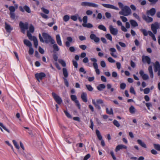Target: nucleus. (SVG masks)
<instances>
[{
	"mask_svg": "<svg viewBox=\"0 0 160 160\" xmlns=\"http://www.w3.org/2000/svg\"><path fill=\"white\" fill-rule=\"evenodd\" d=\"M114 125L117 127H119L120 126V124L116 120H114L113 122Z\"/></svg>",
	"mask_w": 160,
	"mask_h": 160,
	"instance_id": "obj_46",
	"label": "nucleus"
},
{
	"mask_svg": "<svg viewBox=\"0 0 160 160\" xmlns=\"http://www.w3.org/2000/svg\"><path fill=\"white\" fill-rule=\"evenodd\" d=\"M101 5L106 8L112 9L116 10H119L118 8L112 5L104 3L101 4Z\"/></svg>",
	"mask_w": 160,
	"mask_h": 160,
	"instance_id": "obj_12",
	"label": "nucleus"
},
{
	"mask_svg": "<svg viewBox=\"0 0 160 160\" xmlns=\"http://www.w3.org/2000/svg\"><path fill=\"white\" fill-rule=\"evenodd\" d=\"M71 99L75 103L76 106L79 109L81 108V105L79 101L77 100V97L75 95H72L70 96Z\"/></svg>",
	"mask_w": 160,
	"mask_h": 160,
	"instance_id": "obj_5",
	"label": "nucleus"
},
{
	"mask_svg": "<svg viewBox=\"0 0 160 160\" xmlns=\"http://www.w3.org/2000/svg\"><path fill=\"white\" fill-rule=\"evenodd\" d=\"M58 61L63 67H65L66 66V62L63 60L61 59H59Z\"/></svg>",
	"mask_w": 160,
	"mask_h": 160,
	"instance_id": "obj_38",
	"label": "nucleus"
},
{
	"mask_svg": "<svg viewBox=\"0 0 160 160\" xmlns=\"http://www.w3.org/2000/svg\"><path fill=\"white\" fill-rule=\"evenodd\" d=\"M34 31V28L32 24H30L29 28V31L30 33H33Z\"/></svg>",
	"mask_w": 160,
	"mask_h": 160,
	"instance_id": "obj_40",
	"label": "nucleus"
},
{
	"mask_svg": "<svg viewBox=\"0 0 160 160\" xmlns=\"http://www.w3.org/2000/svg\"><path fill=\"white\" fill-rule=\"evenodd\" d=\"M71 18L74 21L77 20L78 17L76 15H72L71 16Z\"/></svg>",
	"mask_w": 160,
	"mask_h": 160,
	"instance_id": "obj_61",
	"label": "nucleus"
},
{
	"mask_svg": "<svg viewBox=\"0 0 160 160\" xmlns=\"http://www.w3.org/2000/svg\"><path fill=\"white\" fill-rule=\"evenodd\" d=\"M98 28L99 29L102 30L104 31H106L107 30L106 27L102 25H99L98 26Z\"/></svg>",
	"mask_w": 160,
	"mask_h": 160,
	"instance_id": "obj_42",
	"label": "nucleus"
},
{
	"mask_svg": "<svg viewBox=\"0 0 160 160\" xmlns=\"http://www.w3.org/2000/svg\"><path fill=\"white\" fill-rule=\"evenodd\" d=\"M64 80V82L65 85L67 87H68L69 86V83L68 82V81L67 80V79L66 78H63Z\"/></svg>",
	"mask_w": 160,
	"mask_h": 160,
	"instance_id": "obj_59",
	"label": "nucleus"
},
{
	"mask_svg": "<svg viewBox=\"0 0 160 160\" xmlns=\"http://www.w3.org/2000/svg\"><path fill=\"white\" fill-rule=\"evenodd\" d=\"M5 28L8 32H10L12 30V28H11L10 25L6 22L5 23Z\"/></svg>",
	"mask_w": 160,
	"mask_h": 160,
	"instance_id": "obj_21",
	"label": "nucleus"
},
{
	"mask_svg": "<svg viewBox=\"0 0 160 160\" xmlns=\"http://www.w3.org/2000/svg\"><path fill=\"white\" fill-rule=\"evenodd\" d=\"M67 40L68 41L65 42V45L67 47H69L70 46V42H72V38L71 37H68L67 38Z\"/></svg>",
	"mask_w": 160,
	"mask_h": 160,
	"instance_id": "obj_19",
	"label": "nucleus"
},
{
	"mask_svg": "<svg viewBox=\"0 0 160 160\" xmlns=\"http://www.w3.org/2000/svg\"><path fill=\"white\" fill-rule=\"evenodd\" d=\"M106 111L107 113L109 115H112L113 114V110L112 108H111L110 110H109L108 108H106Z\"/></svg>",
	"mask_w": 160,
	"mask_h": 160,
	"instance_id": "obj_41",
	"label": "nucleus"
},
{
	"mask_svg": "<svg viewBox=\"0 0 160 160\" xmlns=\"http://www.w3.org/2000/svg\"><path fill=\"white\" fill-rule=\"evenodd\" d=\"M46 76L45 74L42 72L37 73L35 74V77L37 80L40 82L39 80H42Z\"/></svg>",
	"mask_w": 160,
	"mask_h": 160,
	"instance_id": "obj_8",
	"label": "nucleus"
},
{
	"mask_svg": "<svg viewBox=\"0 0 160 160\" xmlns=\"http://www.w3.org/2000/svg\"><path fill=\"white\" fill-rule=\"evenodd\" d=\"M33 42L35 47L36 48H37L38 46V43L37 39L36 37H35L34 39L33 40Z\"/></svg>",
	"mask_w": 160,
	"mask_h": 160,
	"instance_id": "obj_44",
	"label": "nucleus"
},
{
	"mask_svg": "<svg viewBox=\"0 0 160 160\" xmlns=\"http://www.w3.org/2000/svg\"><path fill=\"white\" fill-rule=\"evenodd\" d=\"M156 13V9L155 8H152L149 10H147L146 12V14L147 15H150L153 16L155 15Z\"/></svg>",
	"mask_w": 160,
	"mask_h": 160,
	"instance_id": "obj_18",
	"label": "nucleus"
},
{
	"mask_svg": "<svg viewBox=\"0 0 160 160\" xmlns=\"http://www.w3.org/2000/svg\"><path fill=\"white\" fill-rule=\"evenodd\" d=\"M105 85L104 84H100L97 86V89L99 91H102V90L105 88Z\"/></svg>",
	"mask_w": 160,
	"mask_h": 160,
	"instance_id": "obj_28",
	"label": "nucleus"
},
{
	"mask_svg": "<svg viewBox=\"0 0 160 160\" xmlns=\"http://www.w3.org/2000/svg\"><path fill=\"white\" fill-rule=\"evenodd\" d=\"M82 25L83 27H87L88 28H92L93 27V25L92 24L90 23H88L87 24L86 23H83L82 24Z\"/></svg>",
	"mask_w": 160,
	"mask_h": 160,
	"instance_id": "obj_37",
	"label": "nucleus"
},
{
	"mask_svg": "<svg viewBox=\"0 0 160 160\" xmlns=\"http://www.w3.org/2000/svg\"><path fill=\"white\" fill-rule=\"evenodd\" d=\"M151 59L148 56H143L142 58V61L143 63H147L148 64L151 63Z\"/></svg>",
	"mask_w": 160,
	"mask_h": 160,
	"instance_id": "obj_13",
	"label": "nucleus"
},
{
	"mask_svg": "<svg viewBox=\"0 0 160 160\" xmlns=\"http://www.w3.org/2000/svg\"><path fill=\"white\" fill-rule=\"evenodd\" d=\"M126 87V84L124 83H122L120 85V88L121 89H124Z\"/></svg>",
	"mask_w": 160,
	"mask_h": 160,
	"instance_id": "obj_54",
	"label": "nucleus"
},
{
	"mask_svg": "<svg viewBox=\"0 0 160 160\" xmlns=\"http://www.w3.org/2000/svg\"><path fill=\"white\" fill-rule=\"evenodd\" d=\"M140 30L143 33L144 36H147L148 34L149 35L148 31L147 32L146 30L143 29H141Z\"/></svg>",
	"mask_w": 160,
	"mask_h": 160,
	"instance_id": "obj_36",
	"label": "nucleus"
},
{
	"mask_svg": "<svg viewBox=\"0 0 160 160\" xmlns=\"http://www.w3.org/2000/svg\"><path fill=\"white\" fill-rule=\"evenodd\" d=\"M12 142L15 148L17 149H19V147L16 141L15 140H13Z\"/></svg>",
	"mask_w": 160,
	"mask_h": 160,
	"instance_id": "obj_52",
	"label": "nucleus"
},
{
	"mask_svg": "<svg viewBox=\"0 0 160 160\" xmlns=\"http://www.w3.org/2000/svg\"><path fill=\"white\" fill-rule=\"evenodd\" d=\"M81 98L82 100L84 102H87V94L85 92H82L81 95Z\"/></svg>",
	"mask_w": 160,
	"mask_h": 160,
	"instance_id": "obj_23",
	"label": "nucleus"
},
{
	"mask_svg": "<svg viewBox=\"0 0 160 160\" xmlns=\"http://www.w3.org/2000/svg\"><path fill=\"white\" fill-rule=\"evenodd\" d=\"M44 39V42L46 43H48L50 42L51 44H53L55 43V41L52 37L47 33L43 32L42 33Z\"/></svg>",
	"mask_w": 160,
	"mask_h": 160,
	"instance_id": "obj_2",
	"label": "nucleus"
},
{
	"mask_svg": "<svg viewBox=\"0 0 160 160\" xmlns=\"http://www.w3.org/2000/svg\"><path fill=\"white\" fill-rule=\"evenodd\" d=\"M133 16L135 18L137 19L139 21H140V20H141L140 18V17H139V16L137 14H136L135 13H134L133 14Z\"/></svg>",
	"mask_w": 160,
	"mask_h": 160,
	"instance_id": "obj_57",
	"label": "nucleus"
},
{
	"mask_svg": "<svg viewBox=\"0 0 160 160\" xmlns=\"http://www.w3.org/2000/svg\"><path fill=\"white\" fill-rule=\"evenodd\" d=\"M148 33L149 35L152 38V39L154 41H156V39L155 35H154V34L152 33V32L150 31H148Z\"/></svg>",
	"mask_w": 160,
	"mask_h": 160,
	"instance_id": "obj_33",
	"label": "nucleus"
},
{
	"mask_svg": "<svg viewBox=\"0 0 160 160\" xmlns=\"http://www.w3.org/2000/svg\"><path fill=\"white\" fill-rule=\"evenodd\" d=\"M23 43L25 45L29 47H31L32 46L31 42L28 40L24 39L23 40Z\"/></svg>",
	"mask_w": 160,
	"mask_h": 160,
	"instance_id": "obj_26",
	"label": "nucleus"
},
{
	"mask_svg": "<svg viewBox=\"0 0 160 160\" xmlns=\"http://www.w3.org/2000/svg\"><path fill=\"white\" fill-rule=\"evenodd\" d=\"M86 86L87 89L88 91H92L93 90V88L91 86V85H86Z\"/></svg>",
	"mask_w": 160,
	"mask_h": 160,
	"instance_id": "obj_49",
	"label": "nucleus"
},
{
	"mask_svg": "<svg viewBox=\"0 0 160 160\" xmlns=\"http://www.w3.org/2000/svg\"><path fill=\"white\" fill-rule=\"evenodd\" d=\"M69 19L70 17L68 15H65L63 18V20L65 22L68 21L69 20Z\"/></svg>",
	"mask_w": 160,
	"mask_h": 160,
	"instance_id": "obj_47",
	"label": "nucleus"
},
{
	"mask_svg": "<svg viewBox=\"0 0 160 160\" xmlns=\"http://www.w3.org/2000/svg\"><path fill=\"white\" fill-rule=\"evenodd\" d=\"M150 91V90L149 88H145L143 90L144 93L145 94H148Z\"/></svg>",
	"mask_w": 160,
	"mask_h": 160,
	"instance_id": "obj_51",
	"label": "nucleus"
},
{
	"mask_svg": "<svg viewBox=\"0 0 160 160\" xmlns=\"http://www.w3.org/2000/svg\"><path fill=\"white\" fill-rule=\"evenodd\" d=\"M130 92L131 93H132L134 95L136 94V92L135 91L134 89L132 87H131L130 88Z\"/></svg>",
	"mask_w": 160,
	"mask_h": 160,
	"instance_id": "obj_53",
	"label": "nucleus"
},
{
	"mask_svg": "<svg viewBox=\"0 0 160 160\" xmlns=\"http://www.w3.org/2000/svg\"><path fill=\"white\" fill-rule=\"evenodd\" d=\"M90 39L94 40L95 42H98L100 39L99 38L97 37L94 34H91L90 36Z\"/></svg>",
	"mask_w": 160,
	"mask_h": 160,
	"instance_id": "obj_17",
	"label": "nucleus"
},
{
	"mask_svg": "<svg viewBox=\"0 0 160 160\" xmlns=\"http://www.w3.org/2000/svg\"><path fill=\"white\" fill-rule=\"evenodd\" d=\"M105 15L106 17L108 19L110 18L111 17V13L108 12H106L105 13Z\"/></svg>",
	"mask_w": 160,
	"mask_h": 160,
	"instance_id": "obj_63",
	"label": "nucleus"
},
{
	"mask_svg": "<svg viewBox=\"0 0 160 160\" xmlns=\"http://www.w3.org/2000/svg\"><path fill=\"white\" fill-rule=\"evenodd\" d=\"M19 9L22 12H24V11H25L27 12L28 13H29L31 12V10L30 9V8L27 5H25L23 7V8L21 6H19Z\"/></svg>",
	"mask_w": 160,
	"mask_h": 160,
	"instance_id": "obj_9",
	"label": "nucleus"
},
{
	"mask_svg": "<svg viewBox=\"0 0 160 160\" xmlns=\"http://www.w3.org/2000/svg\"><path fill=\"white\" fill-rule=\"evenodd\" d=\"M81 5L82 6H88L94 8H98V5L96 4L87 2H82L81 3Z\"/></svg>",
	"mask_w": 160,
	"mask_h": 160,
	"instance_id": "obj_7",
	"label": "nucleus"
},
{
	"mask_svg": "<svg viewBox=\"0 0 160 160\" xmlns=\"http://www.w3.org/2000/svg\"><path fill=\"white\" fill-rule=\"evenodd\" d=\"M139 74L144 80H147L149 78L148 75L146 74H144L143 71L142 70H140Z\"/></svg>",
	"mask_w": 160,
	"mask_h": 160,
	"instance_id": "obj_16",
	"label": "nucleus"
},
{
	"mask_svg": "<svg viewBox=\"0 0 160 160\" xmlns=\"http://www.w3.org/2000/svg\"><path fill=\"white\" fill-rule=\"evenodd\" d=\"M19 27L21 29H28V22H25L24 23L21 21L19 22Z\"/></svg>",
	"mask_w": 160,
	"mask_h": 160,
	"instance_id": "obj_14",
	"label": "nucleus"
},
{
	"mask_svg": "<svg viewBox=\"0 0 160 160\" xmlns=\"http://www.w3.org/2000/svg\"><path fill=\"white\" fill-rule=\"evenodd\" d=\"M130 22L131 25L134 27L138 26V24L137 22L134 20H131L130 21Z\"/></svg>",
	"mask_w": 160,
	"mask_h": 160,
	"instance_id": "obj_31",
	"label": "nucleus"
},
{
	"mask_svg": "<svg viewBox=\"0 0 160 160\" xmlns=\"http://www.w3.org/2000/svg\"><path fill=\"white\" fill-rule=\"evenodd\" d=\"M8 9L10 11V12H14L15 11V8L13 6L9 7Z\"/></svg>",
	"mask_w": 160,
	"mask_h": 160,
	"instance_id": "obj_48",
	"label": "nucleus"
},
{
	"mask_svg": "<svg viewBox=\"0 0 160 160\" xmlns=\"http://www.w3.org/2000/svg\"><path fill=\"white\" fill-rule=\"evenodd\" d=\"M66 141L68 143L70 144L74 142V139L72 138L69 137L66 139Z\"/></svg>",
	"mask_w": 160,
	"mask_h": 160,
	"instance_id": "obj_34",
	"label": "nucleus"
},
{
	"mask_svg": "<svg viewBox=\"0 0 160 160\" xmlns=\"http://www.w3.org/2000/svg\"><path fill=\"white\" fill-rule=\"evenodd\" d=\"M83 23H86L87 22L88 17L87 16H84L82 19Z\"/></svg>",
	"mask_w": 160,
	"mask_h": 160,
	"instance_id": "obj_64",
	"label": "nucleus"
},
{
	"mask_svg": "<svg viewBox=\"0 0 160 160\" xmlns=\"http://www.w3.org/2000/svg\"><path fill=\"white\" fill-rule=\"evenodd\" d=\"M27 36L28 37L29 39L31 41H33L35 37H36L34 36H32L31 34L28 31L27 32Z\"/></svg>",
	"mask_w": 160,
	"mask_h": 160,
	"instance_id": "obj_27",
	"label": "nucleus"
},
{
	"mask_svg": "<svg viewBox=\"0 0 160 160\" xmlns=\"http://www.w3.org/2000/svg\"><path fill=\"white\" fill-rule=\"evenodd\" d=\"M118 5L122 10L121 11L119 12L120 14L127 16L131 14V10L129 7L127 6H124L123 4L121 2H118Z\"/></svg>",
	"mask_w": 160,
	"mask_h": 160,
	"instance_id": "obj_1",
	"label": "nucleus"
},
{
	"mask_svg": "<svg viewBox=\"0 0 160 160\" xmlns=\"http://www.w3.org/2000/svg\"><path fill=\"white\" fill-rule=\"evenodd\" d=\"M142 18L147 23L151 22L153 21V18H152L146 16L144 14H142Z\"/></svg>",
	"mask_w": 160,
	"mask_h": 160,
	"instance_id": "obj_10",
	"label": "nucleus"
},
{
	"mask_svg": "<svg viewBox=\"0 0 160 160\" xmlns=\"http://www.w3.org/2000/svg\"><path fill=\"white\" fill-rule=\"evenodd\" d=\"M52 96L55 101L59 104H60L62 102V100L61 98L57 95L55 93H52Z\"/></svg>",
	"mask_w": 160,
	"mask_h": 160,
	"instance_id": "obj_6",
	"label": "nucleus"
},
{
	"mask_svg": "<svg viewBox=\"0 0 160 160\" xmlns=\"http://www.w3.org/2000/svg\"><path fill=\"white\" fill-rule=\"evenodd\" d=\"M154 148L158 151H160V145L158 144H154Z\"/></svg>",
	"mask_w": 160,
	"mask_h": 160,
	"instance_id": "obj_45",
	"label": "nucleus"
},
{
	"mask_svg": "<svg viewBox=\"0 0 160 160\" xmlns=\"http://www.w3.org/2000/svg\"><path fill=\"white\" fill-rule=\"evenodd\" d=\"M127 147L125 145H124L122 144L119 145L116 147L115 149V151L116 152H117L119 151L120 149H121L123 148L127 149Z\"/></svg>",
	"mask_w": 160,
	"mask_h": 160,
	"instance_id": "obj_20",
	"label": "nucleus"
},
{
	"mask_svg": "<svg viewBox=\"0 0 160 160\" xmlns=\"http://www.w3.org/2000/svg\"><path fill=\"white\" fill-rule=\"evenodd\" d=\"M34 52L33 48L31 47H29V53L30 55H32Z\"/></svg>",
	"mask_w": 160,
	"mask_h": 160,
	"instance_id": "obj_62",
	"label": "nucleus"
},
{
	"mask_svg": "<svg viewBox=\"0 0 160 160\" xmlns=\"http://www.w3.org/2000/svg\"><path fill=\"white\" fill-rule=\"evenodd\" d=\"M100 65L103 68H105L106 66L105 62L104 61H102L100 62Z\"/></svg>",
	"mask_w": 160,
	"mask_h": 160,
	"instance_id": "obj_58",
	"label": "nucleus"
},
{
	"mask_svg": "<svg viewBox=\"0 0 160 160\" xmlns=\"http://www.w3.org/2000/svg\"><path fill=\"white\" fill-rule=\"evenodd\" d=\"M63 75L65 78H67L68 76V74L67 69L65 68H63L62 69Z\"/></svg>",
	"mask_w": 160,
	"mask_h": 160,
	"instance_id": "obj_35",
	"label": "nucleus"
},
{
	"mask_svg": "<svg viewBox=\"0 0 160 160\" xmlns=\"http://www.w3.org/2000/svg\"><path fill=\"white\" fill-rule=\"evenodd\" d=\"M2 128L5 130L8 133H10V131L6 128V127L2 123L0 122V129L1 131L3 132V130L2 129Z\"/></svg>",
	"mask_w": 160,
	"mask_h": 160,
	"instance_id": "obj_25",
	"label": "nucleus"
},
{
	"mask_svg": "<svg viewBox=\"0 0 160 160\" xmlns=\"http://www.w3.org/2000/svg\"><path fill=\"white\" fill-rule=\"evenodd\" d=\"M106 38L110 40V41H112V37L110 34H107L105 35Z\"/></svg>",
	"mask_w": 160,
	"mask_h": 160,
	"instance_id": "obj_50",
	"label": "nucleus"
},
{
	"mask_svg": "<svg viewBox=\"0 0 160 160\" xmlns=\"http://www.w3.org/2000/svg\"><path fill=\"white\" fill-rule=\"evenodd\" d=\"M159 24L157 22H155L154 24H152L151 25V29L154 34L157 33V30L159 28Z\"/></svg>",
	"mask_w": 160,
	"mask_h": 160,
	"instance_id": "obj_4",
	"label": "nucleus"
},
{
	"mask_svg": "<svg viewBox=\"0 0 160 160\" xmlns=\"http://www.w3.org/2000/svg\"><path fill=\"white\" fill-rule=\"evenodd\" d=\"M64 112L67 117L69 118H71L72 117L71 115L67 111L64 110Z\"/></svg>",
	"mask_w": 160,
	"mask_h": 160,
	"instance_id": "obj_55",
	"label": "nucleus"
},
{
	"mask_svg": "<svg viewBox=\"0 0 160 160\" xmlns=\"http://www.w3.org/2000/svg\"><path fill=\"white\" fill-rule=\"evenodd\" d=\"M130 112L131 114L135 113L136 112V109L133 106H131L129 108Z\"/></svg>",
	"mask_w": 160,
	"mask_h": 160,
	"instance_id": "obj_32",
	"label": "nucleus"
},
{
	"mask_svg": "<svg viewBox=\"0 0 160 160\" xmlns=\"http://www.w3.org/2000/svg\"><path fill=\"white\" fill-rule=\"evenodd\" d=\"M154 66V71L155 72H157L158 70H160V64L159 62L156 61L155 63H153Z\"/></svg>",
	"mask_w": 160,
	"mask_h": 160,
	"instance_id": "obj_15",
	"label": "nucleus"
},
{
	"mask_svg": "<svg viewBox=\"0 0 160 160\" xmlns=\"http://www.w3.org/2000/svg\"><path fill=\"white\" fill-rule=\"evenodd\" d=\"M56 39L58 44L60 46H62V44L61 38L59 34L56 35Z\"/></svg>",
	"mask_w": 160,
	"mask_h": 160,
	"instance_id": "obj_22",
	"label": "nucleus"
},
{
	"mask_svg": "<svg viewBox=\"0 0 160 160\" xmlns=\"http://www.w3.org/2000/svg\"><path fill=\"white\" fill-rule=\"evenodd\" d=\"M109 28L110 32L114 36L117 34L118 30L117 28H114L112 25L109 26Z\"/></svg>",
	"mask_w": 160,
	"mask_h": 160,
	"instance_id": "obj_11",
	"label": "nucleus"
},
{
	"mask_svg": "<svg viewBox=\"0 0 160 160\" xmlns=\"http://www.w3.org/2000/svg\"><path fill=\"white\" fill-rule=\"evenodd\" d=\"M92 103L94 105L96 108L98 109V110L101 109V107L99 104H101L102 107L105 106L104 103L103 101L101 99H98L96 100L95 102L94 100H92Z\"/></svg>",
	"mask_w": 160,
	"mask_h": 160,
	"instance_id": "obj_3",
	"label": "nucleus"
},
{
	"mask_svg": "<svg viewBox=\"0 0 160 160\" xmlns=\"http://www.w3.org/2000/svg\"><path fill=\"white\" fill-rule=\"evenodd\" d=\"M9 15L11 18L13 20L15 19L16 16L14 12H10Z\"/></svg>",
	"mask_w": 160,
	"mask_h": 160,
	"instance_id": "obj_43",
	"label": "nucleus"
},
{
	"mask_svg": "<svg viewBox=\"0 0 160 160\" xmlns=\"http://www.w3.org/2000/svg\"><path fill=\"white\" fill-rule=\"evenodd\" d=\"M96 134L97 135V136L98 139L100 140H102V136L101 135L100 132L98 130L96 129Z\"/></svg>",
	"mask_w": 160,
	"mask_h": 160,
	"instance_id": "obj_30",
	"label": "nucleus"
},
{
	"mask_svg": "<svg viewBox=\"0 0 160 160\" xmlns=\"http://www.w3.org/2000/svg\"><path fill=\"white\" fill-rule=\"evenodd\" d=\"M53 44V48L54 49V51H58L59 50V48L58 46L56 44H55V43Z\"/></svg>",
	"mask_w": 160,
	"mask_h": 160,
	"instance_id": "obj_39",
	"label": "nucleus"
},
{
	"mask_svg": "<svg viewBox=\"0 0 160 160\" xmlns=\"http://www.w3.org/2000/svg\"><path fill=\"white\" fill-rule=\"evenodd\" d=\"M41 9L42 10V11L46 14H48L49 13V10L43 8H42Z\"/></svg>",
	"mask_w": 160,
	"mask_h": 160,
	"instance_id": "obj_56",
	"label": "nucleus"
},
{
	"mask_svg": "<svg viewBox=\"0 0 160 160\" xmlns=\"http://www.w3.org/2000/svg\"><path fill=\"white\" fill-rule=\"evenodd\" d=\"M93 66L95 69V71L97 75H99L100 74V71L99 70L98 68V64L97 63L93 62Z\"/></svg>",
	"mask_w": 160,
	"mask_h": 160,
	"instance_id": "obj_24",
	"label": "nucleus"
},
{
	"mask_svg": "<svg viewBox=\"0 0 160 160\" xmlns=\"http://www.w3.org/2000/svg\"><path fill=\"white\" fill-rule=\"evenodd\" d=\"M120 18L122 19V21L123 22H126L128 21L127 18L124 16H120Z\"/></svg>",
	"mask_w": 160,
	"mask_h": 160,
	"instance_id": "obj_60",
	"label": "nucleus"
},
{
	"mask_svg": "<svg viewBox=\"0 0 160 160\" xmlns=\"http://www.w3.org/2000/svg\"><path fill=\"white\" fill-rule=\"evenodd\" d=\"M137 142L142 147L145 148H147L146 144L144 142H142L141 140L138 139L137 140Z\"/></svg>",
	"mask_w": 160,
	"mask_h": 160,
	"instance_id": "obj_29",
	"label": "nucleus"
}]
</instances>
